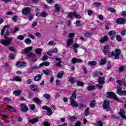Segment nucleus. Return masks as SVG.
I'll return each mask as SVG.
<instances>
[{
  "label": "nucleus",
  "instance_id": "1",
  "mask_svg": "<svg viewBox=\"0 0 126 126\" xmlns=\"http://www.w3.org/2000/svg\"><path fill=\"white\" fill-rule=\"evenodd\" d=\"M109 50V46H105L104 47V49L103 51V53H104L105 56L108 55V58H112V57H115L114 59L115 60H119L120 59V56H121V51L120 49L116 48L115 49V52H112L111 54L108 52Z\"/></svg>",
  "mask_w": 126,
  "mask_h": 126
},
{
  "label": "nucleus",
  "instance_id": "2",
  "mask_svg": "<svg viewBox=\"0 0 126 126\" xmlns=\"http://www.w3.org/2000/svg\"><path fill=\"white\" fill-rule=\"evenodd\" d=\"M32 49H33L32 46L28 47L24 49L23 53L24 55L27 54V57H28L30 59H32L31 60L32 63H36V61H38V58H37L36 54L31 52Z\"/></svg>",
  "mask_w": 126,
  "mask_h": 126
},
{
  "label": "nucleus",
  "instance_id": "3",
  "mask_svg": "<svg viewBox=\"0 0 126 126\" xmlns=\"http://www.w3.org/2000/svg\"><path fill=\"white\" fill-rule=\"evenodd\" d=\"M76 92H74L72 94V95L70 97V105L75 108H77V107L79 106V104L74 100L75 99H76Z\"/></svg>",
  "mask_w": 126,
  "mask_h": 126
},
{
  "label": "nucleus",
  "instance_id": "4",
  "mask_svg": "<svg viewBox=\"0 0 126 126\" xmlns=\"http://www.w3.org/2000/svg\"><path fill=\"white\" fill-rule=\"evenodd\" d=\"M13 39V38L12 37H8L6 39H0V43L5 47H8Z\"/></svg>",
  "mask_w": 126,
  "mask_h": 126
},
{
  "label": "nucleus",
  "instance_id": "5",
  "mask_svg": "<svg viewBox=\"0 0 126 126\" xmlns=\"http://www.w3.org/2000/svg\"><path fill=\"white\" fill-rule=\"evenodd\" d=\"M107 98H113L114 100H116V101H119V97L117 96L116 94H115L113 92H108L107 93Z\"/></svg>",
  "mask_w": 126,
  "mask_h": 126
},
{
  "label": "nucleus",
  "instance_id": "6",
  "mask_svg": "<svg viewBox=\"0 0 126 126\" xmlns=\"http://www.w3.org/2000/svg\"><path fill=\"white\" fill-rule=\"evenodd\" d=\"M103 108L105 110H107L108 111H111V108L110 107V101L104 100L103 102Z\"/></svg>",
  "mask_w": 126,
  "mask_h": 126
},
{
  "label": "nucleus",
  "instance_id": "7",
  "mask_svg": "<svg viewBox=\"0 0 126 126\" xmlns=\"http://www.w3.org/2000/svg\"><path fill=\"white\" fill-rule=\"evenodd\" d=\"M30 88L31 90L34 91L35 92H38V91H39V87L35 84L31 85Z\"/></svg>",
  "mask_w": 126,
  "mask_h": 126
},
{
  "label": "nucleus",
  "instance_id": "8",
  "mask_svg": "<svg viewBox=\"0 0 126 126\" xmlns=\"http://www.w3.org/2000/svg\"><path fill=\"white\" fill-rule=\"evenodd\" d=\"M126 19L123 18H118L116 20V23L117 24H126Z\"/></svg>",
  "mask_w": 126,
  "mask_h": 126
},
{
  "label": "nucleus",
  "instance_id": "9",
  "mask_svg": "<svg viewBox=\"0 0 126 126\" xmlns=\"http://www.w3.org/2000/svg\"><path fill=\"white\" fill-rule=\"evenodd\" d=\"M31 11V8L30 7H26V8H24L22 11V13L24 15H27V14H29V12Z\"/></svg>",
  "mask_w": 126,
  "mask_h": 126
},
{
  "label": "nucleus",
  "instance_id": "10",
  "mask_svg": "<svg viewBox=\"0 0 126 126\" xmlns=\"http://www.w3.org/2000/svg\"><path fill=\"white\" fill-rule=\"evenodd\" d=\"M119 115H120V117L123 118V120H126V112L124 109H121L119 112Z\"/></svg>",
  "mask_w": 126,
  "mask_h": 126
},
{
  "label": "nucleus",
  "instance_id": "11",
  "mask_svg": "<svg viewBox=\"0 0 126 126\" xmlns=\"http://www.w3.org/2000/svg\"><path fill=\"white\" fill-rule=\"evenodd\" d=\"M20 108L21 111H22V112H24V113H26V111H28V107H27L26 105L23 103H21L20 104Z\"/></svg>",
  "mask_w": 126,
  "mask_h": 126
},
{
  "label": "nucleus",
  "instance_id": "12",
  "mask_svg": "<svg viewBox=\"0 0 126 126\" xmlns=\"http://www.w3.org/2000/svg\"><path fill=\"white\" fill-rule=\"evenodd\" d=\"M97 81L99 84L104 85L105 84V78L104 77H99Z\"/></svg>",
  "mask_w": 126,
  "mask_h": 126
},
{
  "label": "nucleus",
  "instance_id": "13",
  "mask_svg": "<svg viewBox=\"0 0 126 126\" xmlns=\"http://www.w3.org/2000/svg\"><path fill=\"white\" fill-rule=\"evenodd\" d=\"M55 61L56 62H58L56 63V65L57 66H59V67H62V63H63V61H62V59L60 58H55Z\"/></svg>",
  "mask_w": 126,
  "mask_h": 126
},
{
  "label": "nucleus",
  "instance_id": "14",
  "mask_svg": "<svg viewBox=\"0 0 126 126\" xmlns=\"http://www.w3.org/2000/svg\"><path fill=\"white\" fill-rule=\"evenodd\" d=\"M71 63H72L73 64H75V63H82V60L81 59H78L76 58H73L72 59Z\"/></svg>",
  "mask_w": 126,
  "mask_h": 126
},
{
  "label": "nucleus",
  "instance_id": "15",
  "mask_svg": "<svg viewBox=\"0 0 126 126\" xmlns=\"http://www.w3.org/2000/svg\"><path fill=\"white\" fill-rule=\"evenodd\" d=\"M6 109H7L9 112H13L14 113L16 112V109L10 105H7Z\"/></svg>",
  "mask_w": 126,
  "mask_h": 126
},
{
  "label": "nucleus",
  "instance_id": "16",
  "mask_svg": "<svg viewBox=\"0 0 126 126\" xmlns=\"http://www.w3.org/2000/svg\"><path fill=\"white\" fill-rule=\"evenodd\" d=\"M26 64V63L25 62H18L16 63V66L17 67H22V66H24Z\"/></svg>",
  "mask_w": 126,
  "mask_h": 126
},
{
  "label": "nucleus",
  "instance_id": "17",
  "mask_svg": "<svg viewBox=\"0 0 126 126\" xmlns=\"http://www.w3.org/2000/svg\"><path fill=\"white\" fill-rule=\"evenodd\" d=\"M19 30H20L19 28L15 27L12 28L10 30V33H12V34H15V33H16V32H18Z\"/></svg>",
  "mask_w": 126,
  "mask_h": 126
},
{
  "label": "nucleus",
  "instance_id": "18",
  "mask_svg": "<svg viewBox=\"0 0 126 126\" xmlns=\"http://www.w3.org/2000/svg\"><path fill=\"white\" fill-rule=\"evenodd\" d=\"M33 102H35L36 104H38V105H41V103H42V101L41 99L38 98V97H34L32 99Z\"/></svg>",
  "mask_w": 126,
  "mask_h": 126
},
{
  "label": "nucleus",
  "instance_id": "19",
  "mask_svg": "<svg viewBox=\"0 0 126 126\" xmlns=\"http://www.w3.org/2000/svg\"><path fill=\"white\" fill-rule=\"evenodd\" d=\"M41 79H42V75L39 74L35 76L33 78L34 81H40V80H41Z\"/></svg>",
  "mask_w": 126,
  "mask_h": 126
},
{
  "label": "nucleus",
  "instance_id": "20",
  "mask_svg": "<svg viewBox=\"0 0 126 126\" xmlns=\"http://www.w3.org/2000/svg\"><path fill=\"white\" fill-rule=\"evenodd\" d=\"M123 90H122V88L120 86H117V94L118 95H120V96H122L123 95Z\"/></svg>",
  "mask_w": 126,
  "mask_h": 126
},
{
  "label": "nucleus",
  "instance_id": "21",
  "mask_svg": "<svg viewBox=\"0 0 126 126\" xmlns=\"http://www.w3.org/2000/svg\"><path fill=\"white\" fill-rule=\"evenodd\" d=\"M58 49L55 48L54 49H53L51 51H49L48 52V55H49L50 57H51L52 54L54 53H58Z\"/></svg>",
  "mask_w": 126,
  "mask_h": 126
},
{
  "label": "nucleus",
  "instance_id": "22",
  "mask_svg": "<svg viewBox=\"0 0 126 126\" xmlns=\"http://www.w3.org/2000/svg\"><path fill=\"white\" fill-rule=\"evenodd\" d=\"M38 122H39V119L38 118H33L29 121V123L30 124H32V125L36 124V123H38Z\"/></svg>",
  "mask_w": 126,
  "mask_h": 126
},
{
  "label": "nucleus",
  "instance_id": "23",
  "mask_svg": "<svg viewBox=\"0 0 126 126\" xmlns=\"http://www.w3.org/2000/svg\"><path fill=\"white\" fill-rule=\"evenodd\" d=\"M55 9L54 10V12H59L60 10H61V5H60L59 4H56L55 5Z\"/></svg>",
  "mask_w": 126,
  "mask_h": 126
},
{
  "label": "nucleus",
  "instance_id": "24",
  "mask_svg": "<svg viewBox=\"0 0 126 126\" xmlns=\"http://www.w3.org/2000/svg\"><path fill=\"white\" fill-rule=\"evenodd\" d=\"M72 43H73V38H69L67 40L66 46L68 47L70 46V45H71Z\"/></svg>",
  "mask_w": 126,
  "mask_h": 126
},
{
  "label": "nucleus",
  "instance_id": "25",
  "mask_svg": "<svg viewBox=\"0 0 126 126\" xmlns=\"http://www.w3.org/2000/svg\"><path fill=\"white\" fill-rule=\"evenodd\" d=\"M76 14V12H71L70 13H68V15H67L66 17L68 18H70L72 19V15H75Z\"/></svg>",
  "mask_w": 126,
  "mask_h": 126
},
{
  "label": "nucleus",
  "instance_id": "26",
  "mask_svg": "<svg viewBox=\"0 0 126 126\" xmlns=\"http://www.w3.org/2000/svg\"><path fill=\"white\" fill-rule=\"evenodd\" d=\"M42 72L45 75H50L52 74V71L50 69L43 70Z\"/></svg>",
  "mask_w": 126,
  "mask_h": 126
},
{
  "label": "nucleus",
  "instance_id": "27",
  "mask_svg": "<svg viewBox=\"0 0 126 126\" xmlns=\"http://www.w3.org/2000/svg\"><path fill=\"white\" fill-rule=\"evenodd\" d=\"M108 41V36H103L101 39H100L99 42L103 44L104 42H107Z\"/></svg>",
  "mask_w": 126,
  "mask_h": 126
},
{
  "label": "nucleus",
  "instance_id": "28",
  "mask_svg": "<svg viewBox=\"0 0 126 126\" xmlns=\"http://www.w3.org/2000/svg\"><path fill=\"white\" fill-rule=\"evenodd\" d=\"M44 65H45V66H49V65H50V62H43L39 64V67H42V66H44Z\"/></svg>",
  "mask_w": 126,
  "mask_h": 126
},
{
  "label": "nucleus",
  "instance_id": "29",
  "mask_svg": "<svg viewBox=\"0 0 126 126\" xmlns=\"http://www.w3.org/2000/svg\"><path fill=\"white\" fill-rule=\"evenodd\" d=\"M13 94L15 95V96H19L20 94H21V90H16L13 92Z\"/></svg>",
  "mask_w": 126,
  "mask_h": 126
},
{
  "label": "nucleus",
  "instance_id": "30",
  "mask_svg": "<svg viewBox=\"0 0 126 126\" xmlns=\"http://www.w3.org/2000/svg\"><path fill=\"white\" fill-rule=\"evenodd\" d=\"M88 64H89V65H91L92 66H95V65L97 64V62L95 61L93 62L90 61L88 62Z\"/></svg>",
  "mask_w": 126,
  "mask_h": 126
},
{
  "label": "nucleus",
  "instance_id": "31",
  "mask_svg": "<svg viewBox=\"0 0 126 126\" xmlns=\"http://www.w3.org/2000/svg\"><path fill=\"white\" fill-rule=\"evenodd\" d=\"M63 74H64V72H63V71H60L57 74V78H62V77H63Z\"/></svg>",
  "mask_w": 126,
  "mask_h": 126
},
{
  "label": "nucleus",
  "instance_id": "32",
  "mask_svg": "<svg viewBox=\"0 0 126 126\" xmlns=\"http://www.w3.org/2000/svg\"><path fill=\"white\" fill-rule=\"evenodd\" d=\"M95 105H96V101L95 100H93L91 101L90 103V106H91V108H94Z\"/></svg>",
  "mask_w": 126,
  "mask_h": 126
},
{
  "label": "nucleus",
  "instance_id": "33",
  "mask_svg": "<svg viewBox=\"0 0 126 126\" xmlns=\"http://www.w3.org/2000/svg\"><path fill=\"white\" fill-rule=\"evenodd\" d=\"M126 68V67L125 66H120L118 68V71L119 72L121 73V72H123V71H124V70H125V68Z\"/></svg>",
  "mask_w": 126,
  "mask_h": 126
},
{
  "label": "nucleus",
  "instance_id": "34",
  "mask_svg": "<svg viewBox=\"0 0 126 126\" xmlns=\"http://www.w3.org/2000/svg\"><path fill=\"white\" fill-rule=\"evenodd\" d=\"M40 15L41 17H47L48 16V14H47V12H42L40 14Z\"/></svg>",
  "mask_w": 126,
  "mask_h": 126
},
{
  "label": "nucleus",
  "instance_id": "35",
  "mask_svg": "<svg viewBox=\"0 0 126 126\" xmlns=\"http://www.w3.org/2000/svg\"><path fill=\"white\" fill-rule=\"evenodd\" d=\"M46 111L47 112V116H52V115H53V111L51 110L50 107Z\"/></svg>",
  "mask_w": 126,
  "mask_h": 126
},
{
  "label": "nucleus",
  "instance_id": "36",
  "mask_svg": "<svg viewBox=\"0 0 126 126\" xmlns=\"http://www.w3.org/2000/svg\"><path fill=\"white\" fill-rule=\"evenodd\" d=\"M95 87L97 88V89H99V90H102V88H103V85L97 84L95 85Z\"/></svg>",
  "mask_w": 126,
  "mask_h": 126
},
{
  "label": "nucleus",
  "instance_id": "37",
  "mask_svg": "<svg viewBox=\"0 0 126 126\" xmlns=\"http://www.w3.org/2000/svg\"><path fill=\"white\" fill-rule=\"evenodd\" d=\"M69 120L71 122H75V121L77 120V118H76L75 116H71V117H69Z\"/></svg>",
  "mask_w": 126,
  "mask_h": 126
},
{
  "label": "nucleus",
  "instance_id": "38",
  "mask_svg": "<svg viewBox=\"0 0 126 126\" xmlns=\"http://www.w3.org/2000/svg\"><path fill=\"white\" fill-rule=\"evenodd\" d=\"M93 76L95 78V77H97L99 76V72L95 71L93 73Z\"/></svg>",
  "mask_w": 126,
  "mask_h": 126
},
{
  "label": "nucleus",
  "instance_id": "39",
  "mask_svg": "<svg viewBox=\"0 0 126 126\" xmlns=\"http://www.w3.org/2000/svg\"><path fill=\"white\" fill-rule=\"evenodd\" d=\"M35 52L37 55H41L42 54V50L40 48H37L35 50Z\"/></svg>",
  "mask_w": 126,
  "mask_h": 126
},
{
  "label": "nucleus",
  "instance_id": "40",
  "mask_svg": "<svg viewBox=\"0 0 126 126\" xmlns=\"http://www.w3.org/2000/svg\"><path fill=\"white\" fill-rule=\"evenodd\" d=\"M94 5H95L96 7H99V6H101V5H102V3L99 2H94Z\"/></svg>",
  "mask_w": 126,
  "mask_h": 126
},
{
  "label": "nucleus",
  "instance_id": "41",
  "mask_svg": "<svg viewBox=\"0 0 126 126\" xmlns=\"http://www.w3.org/2000/svg\"><path fill=\"white\" fill-rule=\"evenodd\" d=\"M115 34H117V32L115 31H110L108 32L109 36H112Z\"/></svg>",
  "mask_w": 126,
  "mask_h": 126
},
{
  "label": "nucleus",
  "instance_id": "42",
  "mask_svg": "<svg viewBox=\"0 0 126 126\" xmlns=\"http://www.w3.org/2000/svg\"><path fill=\"white\" fill-rule=\"evenodd\" d=\"M84 115L86 116V117H87V116L89 115V107H88L86 109L84 112Z\"/></svg>",
  "mask_w": 126,
  "mask_h": 126
},
{
  "label": "nucleus",
  "instance_id": "43",
  "mask_svg": "<svg viewBox=\"0 0 126 126\" xmlns=\"http://www.w3.org/2000/svg\"><path fill=\"white\" fill-rule=\"evenodd\" d=\"M43 97L45 98V99H47V100H50V98L51 97L49 94H44L43 95Z\"/></svg>",
  "mask_w": 126,
  "mask_h": 126
},
{
  "label": "nucleus",
  "instance_id": "44",
  "mask_svg": "<svg viewBox=\"0 0 126 126\" xmlns=\"http://www.w3.org/2000/svg\"><path fill=\"white\" fill-rule=\"evenodd\" d=\"M77 85L78 86H81V87H83V86L84 85V83H83L81 81H79L77 82Z\"/></svg>",
  "mask_w": 126,
  "mask_h": 126
},
{
  "label": "nucleus",
  "instance_id": "45",
  "mask_svg": "<svg viewBox=\"0 0 126 126\" xmlns=\"http://www.w3.org/2000/svg\"><path fill=\"white\" fill-rule=\"evenodd\" d=\"M25 42L26 44H27V45H30L31 43V39H30V38H26L25 40Z\"/></svg>",
  "mask_w": 126,
  "mask_h": 126
},
{
  "label": "nucleus",
  "instance_id": "46",
  "mask_svg": "<svg viewBox=\"0 0 126 126\" xmlns=\"http://www.w3.org/2000/svg\"><path fill=\"white\" fill-rule=\"evenodd\" d=\"M40 65L38 66L37 65H34L31 67V69L33 70L34 69H38V68H40Z\"/></svg>",
  "mask_w": 126,
  "mask_h": 126
},
{
  "label": "nucleus",
  "instance_id": "47",
  "mask_svg": "<svg viewBox=\"0 0 126 126\" xmlns=\"http://www.w3.org/2000/svg\"><path fill=\"white\" fill-rule=\"evenodd\" d=\"M107 63V61L105 59H102L100 61V64L103 65Z\"/></svg>",
  "mask_w": 126,
  "mask_h": 126
},
{
  "label": "nucleus",
  "instance_id": "48",
  "mask_svg": "<svg viewBox=\"0 0 126 126\" xmlns=\"http://www.w3.org/2000/svg\"><path fill=\"white\" fill-rule=\"evenodd\" d=\"M108 10L109 11H110V12H112L113 13L117 12V10H116V9L112 7L108 8Z\"/></svg>",
  "mask_w": 126,
  "mask_h": 126
},
{
  "label": "nucleus",
  "instance_id": "49",
  "mask_svg": "<svg viewBox=\"0 0 126 126\" xmlns=\"http://www.w3.org/2000/svg\"><path fill=\"white\" fill-rule=\"evenodd\" d=\"M82 69L84 70V73H85V74H86L87 72H88V70H87L85 66H82Z\"/></svg>",
  "mask_w": 126,
  "mask_h": 126
},
{
  "label": "nucleus",
  "instance_id": "50",
  "mask_svg": "<svg viewBox=\"0 0 126 126\" xmlns=\"http://www.w3.org/2000/svg\"><path fill=\"white\" fill-rule=\"evenodd\" d=\"M85 36L86 37H87V38H90V37H91V36H92V33H91L90 32H86L85 33Z\"/></svg>",
  "mask_w": 126,
  "mask_h": 126
},
{
  "label": "nucleus",
  "instance_id": "51",
  "mask_svg": "<svg viewBox=\"0 0 126 126\" xmlns=\"http://www.w3.org/2000/svg\"><path fill=\"white\" fill-rule=\"evenodd\" d=\"M116 39L118 42H122V37H121V36L119 34L116 35Z\"/></svg>",
  "mask_w": 126,
  "mask_h": 126
},
{
  "label": "nucleus",
  "instance_id": "52",
  "mask_svg": "<svg viewBox=\"0 0 126 126\" xmlns=\"http://www.w3.org/2000/svg\"><path fill=\"white\" fill-rule=\"evenodd\" d=\"M95 88V86H90L88 87V90L89 91H92V90H93Z\"/></svg>",
  "mask_w": 126,
  "mask_h": 126
},
{
  "label": "nucleus",
  "instance_id": "53",
  "mask_svg": "<svg viewBox=\"0 0 126 126\" xmlns=\"http://www.w3.org/2000/svg\"><path fill=\"white\" fill-rule=\"evenodd\" d=\"M30 109L32 111H34L36 108V106H35V104H32L30 106Z\"/></svg>",
  "mask_w": 126,
  "mask_h": 126
},
{
  "label": "nucleus",
  "instance_id": "54",
  "mask_svg": "<svg viewBox=\"0 0 126 126\" xmlns=\"http://www.w3.org/2000/svg\"><path fill=\"white\" fill-rule=\"evenodd\" d=\"M29 20H30V21H32V20L33 19V18H34V17L33 16V14H30L29 15Z\"/></svg>",
  "mask_w": 126,
  "mask_h": 126
},
{
  "label": "nucleus",
  "instance_id": "55",
  "mask_svg": "<svg viewBox=\"0 0 126 126\" xmlns=\"http://www.w3.org/2000/svg\"><path fill=\"white\" fill-rule=\"evenodd\" d=\"M17 18H18V16L17 15H15L12 18V20L14 22H16L17 21Z\"/></svg>",
  "mask_w": 126,
  "mask_h": 126
},
{
  "label": "nucleus",
  "instance_id": "56",
  "mask_svg": "<svg viewBox=\"0 0 126 126\" xmlns=\"http://www.w3.org/2000/svg\"><path fill=\"white\" fill-rule=\"evenodd\" d=\"M48 59H49V57H48V56L44 55L42 57V61L45 62V61H47Z\"/></svg>",
  "mask_w": 126,
  "mask_h": 126
},
{
  "label": "nucleus",
  "instance_id": "57",
  "mask_svg": "<svg viewBox=\"0 0 126 126\" xmlns=\"http://www.w3.org/2000/svg\"><path fill=\"white\" fill-rule=\"evenodd\" d=\"M14 80H15V81H21V78L19 76H16L14 78Z\"/></svg>",
  "mask_w": 126,
  "mask_h": 126
},
{
  "label": "nucleus",
  "instance_id": "58",
  "mask_svg": "<svg viewBox=\"0 0 126 126\" xmlns=\"http://www.w3.org/2000/svg\"><path fill=\"white\" fill-rule=\"evenodd\" d=\"M69 81L72 84H73L74 83V78L71 77L69 79Z\"/></svg>",
  "mask_w": 126,
  "mask_h": 126
},
{
  "label": "nucleus",
  "instance_id": "59",
  "mask_svg": "<svg viewBox=\"0 0 126 126\" xmlns=\"http://www.w3.org/2000/svg\"><path fill=\"white\" fill-rule=\"evenodd\" d=\"M17 38L19 40H22L24 39L25 36L23 35H20L18 36Z\"/></svg>",
  "mask_w": 126,
  "mask_h": 126
},
{
  "label": "nucleus",
  "instance_id": "60",
  "mask_svg": "<svg viewBox=\"0 0 126 126\" xmlns=\"http://www.w3.org/2000/svg\"><path fill=\"white\" fill-rule=\"evenodd\" d=\"M4 102L5 103H8V102H10V99H9L7 97H5V98H4Z\"/></svg>",
  "mask_w": 126,
  "mask_h": 126
},
{
  "label": "nucleus",
  "instance_id": "61",
  "mask_svg": "<svg viewBox=\"0 0 126 126\" xmlns=\"http://www.w3.org/2000/svg\"><path fill=\"white\" fill-rule=\"evenodd\" d=\"M9 57L10 58V59H11V60H14V54H13V53L10 54L9 55Z\"/></svg>",
  "mask_w": 126,
  "mask_h": 126
},
{
  "label": "nucleus",
  "instance_id": "62",
  "mask_svg": "<svg viewBox=\"0 0 126 126\" xmlns=\"http://www.w3.org/2000/svg\"><path fill=\"white\" fill-rule=\"evenodd\" d=\"M75 34L74 33H70L68 35V37L69 38H71L72 39H73V37H74Z\"/></svg>",
  "mask_w": 126,
  "mask_h": 126
},
{
  "label": "nucleus",
  "instance_id": "63",
  "mask_svg": "<svg viewBox=\"0 0 126 126\" xmlns=\"http://www.w3.org/2000/svg\"><path fill=\"white\" fill-rule=\"evenodd\" d=\"M43 125L44 126H51V124L48 122H43Z\"/></svg>",
  "mask_w": 126,
  "mask_h": 126
},
{
  "label": "nucleus",
  "instance_id": "64",
  "mask_svg": "<svg viewBox=\"0 0 126 126\" xmlns=\"http://www.w3.org/2000/svg\"><path fill=\"white\" fill-rule=\"evenodd\" d=\"M97 126H103V124L102 123V122L98 121L97 122Z\"/></svg>",
  "mask_w": 126,
  "mask_h": 126
}]
</instances>
